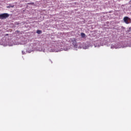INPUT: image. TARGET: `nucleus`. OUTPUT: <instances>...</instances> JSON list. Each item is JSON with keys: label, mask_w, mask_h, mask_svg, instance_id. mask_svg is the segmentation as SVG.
<instances>
[{"label": "nucleus", "mask_w": 131, "mask_h": 131, "mask_svg": "<svg viewBox=\"0 0 131 131\" xmlns=\"http://www.w3.org/2000/svg\"><path fill=\"white\" fill-rule=\"evenodd\" d=\"M10 15L8 13H3L0 14V19L1 20H4V19H6V18H8Z\"/></svg>", "instance_id": "nucleus-1"}, {"label": "nucleus", "mask_w": 131, "mask_h": 131, "mask_svg": "<svg viewBox=\"0 0 131 131\" xmlns=\"http://www.w3.org/2000/svg\"><path fill=\"white\" fill-rule=\"evenodd\" d=\"M28 5H31L32 6H34V3H29Z\"/></svg>", "instance_id": "nucleus-6"}, {"label": "nucleus", "mask_w": 131, "mask_h": 131, "mask_svg": "<svg viewBox=\"0 0 131 131\" xmlns=\"http://www.w3.org/2000/svg\"><path fill=\"white\" fill-rule=\"evenodd\" d=\"M42 31L41 30H37V32L36 33L38 34H40V33H42Z\"/></svg>", "instance_id": "nucleus-5"}, {"label": "nucleus", "mask_w": 131, "mask_h": 131, "mask_svg": "<svg viewBox=\"0 0 131 131\" xmlns=\"http://www.w3.org/2000/svg\"><path fill=\"white\" fill-rule=\"evenodd\" d=\"M123 20H124V22L126 23V24H129V22L128 21H129V18H128V17L127 16L124 17L123 18Z\"/></svg>", "instance_id": "nucleus-2"}, {"label": "nucleus", "mask_w": 131, "mask_h": 131, "mask_svg": "<svg viewBox=\"0 0 131 131\" xmlns=\"http://www.w3.org/2000/svg\"><path fill=\"white\" fill-rule=\"evenodd\" d=\"M81 37H82L83 38L85 37V34H84V33H81Z\"/></svg>", "instance_id": "nucleus-4"}, {"label": "nucleus", "mask_w": 131, "mask_h": 131, "mask_svg": "<svg viewBox=\"0 0 131 131\" xmlns=\"http://www.w3.org/2000/svg\"><path fill=\"white\" fill-rule=\"evenodd\" d=\"M72 41L73 42V45L74 47H76L77 46V43H76V39L75 38H73L72 40Z\"/></svg>", "instance_id": "nucleus-3"}, {"label": "nucleus", "mask_w": 131, "mask_h": 131, "mask_svg": "<svg viewBox=\"0 0 131 131\" xmlns=\"http://www.w3.org/2000/svg\"><path fill=\"white\" fill-rule=\"evenodd\" d=\"M6 35H9V34H7Z\"/></svg>", "instance_id": "nucleus-8"}, {"label": "nucleus", "mask_w": 131, "mask_h": 131, "mask_svg": "<svg viewBox=\"0 0 131 131\" xmlns=\"http://www.w3.org/2000/svg\"><path fill=\"white\" fill-rule=\"evenodd\" d=\"M7 8H14V5L9 6H8V7H7Z\"/></svg>", "instance_id": "nucleus-7"}]
</instances>
